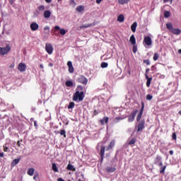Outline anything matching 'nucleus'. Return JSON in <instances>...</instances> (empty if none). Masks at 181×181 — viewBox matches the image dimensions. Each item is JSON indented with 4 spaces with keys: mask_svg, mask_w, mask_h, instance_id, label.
Here are the masks:
<instances>
[{
    "mask_svg": "<svg viewBox=\"0 0 181 181\" xmlns=\"http://www.w3.org/2000/svg\"><path fill=\"white\" fill-rule=\"evenodd\" d=\"M74 101H83L84 100V92H83V86H78L76 92L73 97Z\"/></svg>",
    "mask_w": 181,
    "mask_h": 181,
    "instance_id": "1",
    "label": "nucleus"
},
{
    "mask_svg": "<svg viewBox=\"0 0 181 181\" xmlns=\"http://www.w3.org/2000/svg\"><path fill=\"white\" fill-rule=\"evenodd\" d=\"M11 51V45H6V47H0V55L5 56Z\"/></svg>",
    "mask_w": 181,
    "mask_h": 181,
    "instance_id": "2",
    "label": "nucleus"
},
{
    "mask_svg": "<svg viewBox=\"0 0 181 181\" xmlns=\"http://www.w3.org/2000/svg\"><path fill=\"white\" fill-rule=\"evenodd\" d=\"M136 114H138V110H134L131 115L129 116L128 122H132L134 119H135V117H136Z\"/></svg>",
    "mask_w": 181,
    "mask_h": 181,
    "instance_id": "3",
    "label": "nucleus"
},
{
    "mask_svg": "<svg viewBox=\"0 0 181 181\" xmlns=\"http://www.w3.org/2000/svg\"><path fill=\"white\" fill-rule=\"evenodd\" d=\"M45 50L48 54H52L53 53V46H52V44L47 43L45 45Z\"/></svg>",
    "mask_w": 181,
    "mask_h": 181,
    "instance_id": "4",
    "label": "nucleus"
},
{
    "mask_svg": "<svg viewBox=\"0 0 181 181\" xmlns=\"http://www.w3.org/2000/svg\"><path fill=\"white\" fill-rule=\"evenodd\" d=\"M77 81L78 83H81V84H87L88 81L86 76H81L77 78Z\"/></svg>",
    "mask_w": 181,
    "mask_h": 181,
    "instance_id": "5",
    "label": "nucleus"
},
{
    "mask_svg": "<svg viewBox=\"0 0 181 181\" xmlns=\"http://www.w3.org/2000/svg\"><path fill=\"white\" fill-rule=\"evenodd\" d=\"M144 42L147 46H151L152 45V39L149 36L145 37L144 40Z\"/></svg>",
    "mask_w": 181,
    "mask_h": 181,
    "instance_id": "6",
    "label": "nucleus"
},
{
    "mask_svg": "<svg viewBox=\"0 0 181 181\" xmlns=\"http://www.w3.org/2000/svg\"><path fill=\"white\" fill-rule=\"evenodd\" d=\"M18 70L21 73H23V71H26V64L23 63H20L18 64Z\"/></svg>",
    "mask_w": 181,
    "mask_h": 181,
    "instance_id": "7",
    "label": "nucleus"
},
{
    "mask_svg": "<svg viewBox=\"0 0 181 181\" xmlns=\"http://www.w3.org/2000/svg\"><path fill=\"white\" fill-rule=\"evenodd\" d=\"M30 29L33 32L37 30V29H39V24H37V23H31L30 24Z\"/></svg>",
    "mask_w": 181,
    "mask_h": 181,
    "instance_id": "8",
    "label": "nucleus"
},
{
    "mask_svg": "<svg viewBox=\"0 0 181 181\" xmlns=\"http://www.w3.org/2000/svg\"><path fill=\"white\" fill-rule=\"evenodd\" d=\"M54 29H55V30H60V34L62 36H64V35H66V30L64 28H60V26H59V25H56L54 27Z\"/></svg>",
    "mask_w": 181,
    "mask_h": 181,
    "instance_id": "9",
    "label": "nucleus"
},
{
    "mask_svg": "<svg viewBox=\"0 0 181 181\" xmlns=\"http://www.w3.org/2000/svg\"><path fill=\"white\" fill-rule=\"evenodd\" d=\"M67 66L69 67V72L71 74L74 73V68L73 67V63H71V61H69L67 62Z\"/></svg>",
    "mask_w": 181,
    "mask_h": 181,
    "instance_id": "10",
    "label": "nucleus"
},
{
    "mask_svg": "<svg viewBox=\"0 0 181 181\" xmlns=\"http://www.w3.org/2000/svg\"><path fill=\"white\" fill-rule=\"evenodd\" d=\"M52 16V12L49 10H46L44 11V17L45 19H49Z\"/></svg>",
    "mask_w": 181,
    "mask_h": 181,
    "instance_id": "11",
    "label": "nucleus"
},
{
    "mask_svg": "<svg viewBox=\"0 0 181 181\" xmlns=\"http://www.w3.org/2000/svg\"><path fill=\"white\" fill-rule=\"evenodd\" d=\"M170 32L171 33H173V35H180L181 30L179 28H173V30Z\"/></svg>",
    "mask_w": 181,
    "mask_h": 181,
    "instance_id": "12",
    "label": "nucleus"
},
{
    "mask_svg": "<svg viewBox=\"0 0 181 181\" xmlns=\"http://www.w3.org/2000/svg\"><path fill=\"white\" fill-rule=\"evenodd\" d=\"M144 125H145V122H140L139 125H138V132H139L140 131H142V129H144Z\"/></svg>",
    "mask_w": 181,
    "mask_h": 181,
    "instance_id": "13",
    "label": "nucleus"
},
{
    "mask_svg": "<svg viewBox=\"0 0 181 181\" xmlns=\"http://www.w3.org/2000/svg\"><path fill=\"white\" fill-rule=\"evenodd\" d=\"M137 26H138V23L136 22L133 23V24L131 25V30L134 33H135V32H136Z\"/></svg>",
    "mask_w": 181,
    "mask_h": 181,
    "instance_id": "14",
    "label": "nucleus"
},
{
    "mask_svg": "<svg viewBox=\"0 0 181 181\" xmlns=\"http://www.w3.org/2000/svg\"><path fill=\"white\" fill-rule=\"evenodd\" d=\"M95 24V23H90V24H84L83 25L80 26L81 29H86L87 28H91V26H94Z\"/></svg>",
    "mask_w": 181,
    "mask_h": 181,
    "instance_id": "15",
    "label": "nucleus"
},
{
    "mask_svg": "<svg viewBox=\"0 0 181 181\" xmlns=\"http://www.w3.org/2000/svg\"><path fill=\"white\" fill-rule=\"evenodd\" d=\"M124 21H125V17H124V15L120 14L117 17V22H120V23H122V22H124Z\"/></svg>",
    "mask_w": 181,
    "mask_h": 181,
    "instance_id": "16",
    "label": "nucleus"
},
{
    "mask_svg": "<svg viewBox=\"0 0 181 181\" xmlns=\"http://www.w3.org/2000/svg\"><path fill=\"white\" fill-rule=\"evenodd\" d=\"M166 28H167V29H168V30L170 31V32H171L173 30V25L172 24V23H168L167 24H166Z\"/></svg>",
    "mask_w": 181,
    "mask_h": 181,
    "instance_id": "17",
    "label": "nucleus"
},
{
    "mask_svg": "<svg viewBox=\"0 0 181 181\" xmlns=\"http://www.w3.org/2000/svg\"><path fill=\"white\" fill-rule=\"evenodd\" d=\"M114 145H115V141H111L109 146H107L106 151H110V149H112V148H114Z\"/></svg>",
    "mask_w": 181,
    "mask_h": 181,
    "instance_id": "18",
    "label": "nucleus"
},
{
    "mask_svg": "<svg viewBox=\"0 0 181 181\" xmlns=\"http://www.w3.org/2000/svg\"><path fill=\"white\" fill-rule=\"evenodd\" d=\"M34 173H35V168H30L28 169V175H29V176H33Z\"/></svg>",
    "mask_w": 181,
    "mask_h": 181,
    "instance_id": "19",
    "label": "nucleus"
},
{
    "mask_svg": "<svg viewBox=\"0 0 181 181\" xmlns=\"http://www.w3.org/2000/svg\"><path fill=\"white\" fill-rule=\"evenodd\" d=\"M130 43L135 45L136 43V40L135 39V35H132L130 37Z\"/></svg>",
    "mask_w": 181,
    "mask_h": 181,
    "instance_id": "20",
    "label": "nucleus"
},
{
    "mask_svg": "<svg viewBox=\"0 0 181 181\" xmlns=\"http://www.w3.org/2000/svg\"><path fill=\"white\" fill-rule=\"evenodd\" d=\"M21 161L20 158H16L14 159L11 163V166H15L16 165H18L19 162Z\"/></svg>",
    "mask_w": 181,
    "mask_h": 181,
    "instance_id": "21",
    "label": "nucleus"
},
{
    "mask_svg": "<svg viewBox=\"0 0 181 181\" xmlns=\"http://www.w3.org/2000/svg\"><path fill=\"white\" fill-rule=\"evenodd\" d=\"M76 11L78 12H84V6H78L76 7Z\"/></svg>",
    "mask_w": 181,
    "mask_h": 181,
    "instance_id": "22",
    "label": "nucleus"
},
{
    "mask_svg": "<svg viewBox=\"0 0 181 181\" xmlns=\"http://www.w3.org/2000/svg\"><path fill=\"white\" fill-rule=\"evenodd\" d=\"M67 169L68 170H72L73 172H76V168H74V165L71 164H68Z\"/></svg>",
    "mask_w": 181,
    "mask_h": 181,
    "instance_id": "23",
    "label": "nucleus"
},
{
    "mask_svg": "<svg viewBox=\"0 0 181 181\" xmlns=\"http://www.w3.org/2000/svg\"><path fill=\"white\" fill-rule=\"evenodd\" d=\"M108 119H109V118L108 117H104L103 119H102L101 120H100V123H101V124L102 125H104L105 124H107V122H108Z\"/></svg>",
    "mask_w": 181,
    "mask_h": 181,
    "instance_id": "24",
    "label": "nucleus"
},
{
    "mask_svg": "<svg viewBox=\"0 0 181 181\" xmlns=\"http://www.w3.org/2000/svg\"><path fill=\"white\" fill-rule=\"evenodd\" d=\"M105 153V146H102L100 148V156L101 158L104 157V154Z\"/></svg>",
    "mask_w": 181,
    "mask_h": 181,
    "instance_id": "25",
    "label": "nucleus"
},
{
    "mask_svg": "<svg viewBox=\"0 0 181 181\" xmlns=\"http://www.w3.org/2000/svg\"><path fill=\"white\" fill-rule=\"evenodd\" d=\"M106 172L112 173V172H115V168L111 167V168H106Z\"/></svg>",
    "mask_w": 181,
    "mask_h": 181,
    "instance_id": "26",
    "label": "nucleus"
},
{
    "mask_svg": "<svg viewBox=\"0 0 181 181\" xmlns=\"http://www.w3.org/2000/svg\"><path fill=\"white\" fill-rule=\"evenodd\" d=\"M142 114H144V112L141 110L139 114L137 115L136 121H141V118H142Z\"/></svg>",
    "mask_w": 181,
    "mask_h": 181,
    "instance_id": "27",
    "label": "nucleus"
},
{
    "mask_svg": "<svg viewBox=\"0 0 181 181\" xmlns=\"http://www.w3.org/2000/svg\"><path fill=\"white\" fill-rule=\"evenodd\" d=\"M66 87H73V81H67L66 82Z\"/></svg>",
    "mask_w": 181,
    "mask_h": 181,
    "instance_id": "28",
    "label": "nucleus"
},
{
    "mask_svg": "<svg viewBox=\"0 0 181 181\" xmlns=\"http://www.w3.org/2000/svg\"><path fill=\"white\" fill-rule=\"evenodd\" d=\"M160 160H162V158H160L159 156H157L156 158L155 164L158 165V163L160 162Z\"/></svg>",
    "mask_w": 181,
    "mask_h": 181,
    "instance_id": "29",
    "label": "nucleus"
},
{
    "mask_svg": "<svg viewBox=\"0 0 181 181\" xmlns=\"http://www.w3.org/2000/svg\"><path fill=\"white\" fill-rule=\"evenodd\" d=\"M52 170H54V172H59V169H57L56 163H52Z\"/></svg>",
    "mask_w": 181,
    "mask_h": 181,
    "instance_id": "30",
    "label": "nucleus"
},
{
    "mask_svg": "<svg viewBox=\"0 0 181 181\" xmlns=\"http://www.w3.org/2000/svg\"><path fill=\"white\" fill-rule=\"evenodd\" d=\"M69 4L71 5V6H73V8H74L76 5H77V4L76 3V1H74V0H70Z\"/></svg>",
    "mask_w": 181,
    "mask_h": 181,
    "instance_id": "31",
    "label": "nucleus"
},
{
    "mask_svg": "<svg viewBox=\"0 0 181 181\" xmlns=\"http://www.w3.org/2000/svg\"><path fill=\"white\" fill-rule=\"evenodd\" d=\"M100 66L102 67V69H105L108 67V63L102 62Z\"/></svg>",
    "mask_w": 181,
    "mask_h": 181,
    "instance_id": "32",
    "label": "nucleus"
},
{
    "mask_svg": "<svg viewBox=\"0 0 181 181\" xmlns=\"http://www.w3.org/2000/svg\"><path fill=\"white\" fill-rule=\"evenodd\" d=\"M164 16L165 18H170V11H165L164 12Z\"/></svg>",
    "mask_w": 181,
    "mask_h": 181,
    "instance_id": "33",
    "label": "nucleus"
},
{
    "mask_svg": "<svg viewBox=\"0 0 181 181\" xmlns=\"http://www.w3.org/2000/svg\"><path fill=\"white\" fill-rule=\"evenodd\" d=\"M74 102H71L68 106V109L69 110H71V108H74Z\"/></svg>",
    "mask_w": 181,
    "mask_h": 181,
    "instance_id": "34",
    "label": "nucleus"
},
{
    "mask_svg": "<svg viewBox=\"0 0 181 181\" xmlns=\"http://www.w3.org/2000/svg\"><path fill=\"white\" fill-rule=\"evenodd\" d=\"M166 170V165L160 167V173H165V170Z\"/></svg>",
    "mask_w": 181,
    "mask_h": 181,
    "instance_id": "35",
    "label": "nucleus"
},
{
    "mask_svg": "<svg viewBox=\"0 0 181 181\" xmlns=\"http://www.w3.org/2000/svg\"><path fill=\"white\" fill-rule=\"evenodd\" d=\"M153 59L154 62H156V60H158L159 59V54L155 53Z\"/></svg>",
    "mask_w": 181,
    "mask_h": 181,
    "instance_id": "36",
    "label": "nucleus"
},
{
    "mask_svg": "<svg viewBox=\"0 0 181 181\" xmlns=\"http://www.w3.org/2000/svg\"><path fill=\"white\" fill-rule=\"evenodd\" d=\"M119 4H120V5H124V4H128V0H119Z\"/></svg>",
    "mask_w": 181,
    "mask_h": 181,
    "instance_id": "37",
    "label": "nucleus"
},
{
    "mask_svg": "<svg viewBox=\"0 0 181 181\" xmlns=\"http://www.w3.org/2000/svg\"><path fill=\"white\" fill-rule=\"evenodd\" d=\"M39 11H43L46 9L44 5H41L38 7Z\"/></svg>",
    "mask_w": 181,
    "mask_h": 181,
    "instance_id": "38",
    "label": "nucleus"
},
{
    "mask_svg": "<svg viewBox=\"0 0 181 181\" xmlns=\"http://www.w3.org/2000/svg\"><path fill=\"white\" fill-rule=\"evenodd\" d=\"M151 81H152V78H150V79L147 80V82H146L147 87H150L151 86Z\"/></svg>",
    "mask_w": 181,
    "mask_h": 181,
    "instance_id": "39",
    "label": "nucleus"
},
{
    "mask_svg": "<svg viewBox=\"0 0 181 181\" xmlns=\"http://www.w3.org/2000/svg\"><path fill=\"white\" fill-rule=\"evenodd\" d=\"M37 179H39V173H35L34 175L33 180L36 181Z\"/></svg>",
    "mask_w": 181,
    "mask_h": 181,
    "instance_id": "40",
    "label": "nucleus"
},
{
    "mask_svg": "<svg viewBox=\"0 0 181 181\" xmlns=\"http://www.w3.org/2000/svg\"><path fill=\"white\" fill-rule=\"evenodd\" d=\"M60 135H63L66 138V130L63 129L60 132Z\"/></svg>",
    "mask_w": 181,
    "mask_h": 181,
    "instance_id": "41",
    "label": "nucleus"
},
{
    "mask_svg": "<svg viewBox=\"0 0 181 181\" xmlns=\"http://www.w3.org/2000/svg\"><path fill=\"white\" fill-rule=\"evenodd\" d=\"M144 63H145V64H147V66H149V64H151V62L149 61V59L144 60Z\"/></svg>",
    "mask_w": 181,
    "mask_h": 181,
    "instance_id": "42",
    "label": "nucleus"
},
{
    "mask_svg": "<svg viewBox=\"0 0 181 181\" xmlns=\"http://www.w3.org/2000/svg\"><path fill=\"white\" fill-rule=\"evenodd\" d=\"M153 96L151 95H146V100H148V101H151V100H152Z\"/></svg>",
    "mask_w": 181,
    "mask_h": 181,
    "instance_id": "43",
    "label": "nucleus"
},
{
    "mask_svg": "<svg viewBox=\"0 0 181 181\" xmlns=\"http://www.w3.org/2000/svg\"><path fill=\"white\" fill-rule=\"evenodd\" d=\"M134 144H135V139H134L129 142V145H134Z\"/></svg>",
    "mask_w": 181,
    "mask_h": 181,
    "instance_id": "44",
    "label": "nucleus"
},
{
    "mask_svg": "<svg viewBox=\"0 0 181 181\" xmlns=\"http://www.w3.org/2000/svg\"><path fill=\"white\" fill-rule=\"evenodd\" d=\"M138 49L136 48V46L134 45L133 46V52L134 53H136Z\"/></svg>",
    "mask_w": 181,
    "mask_h": 181,
    "instance_id": "45",
    "label": "nucleus"
},
{
    "mask_svg": "<svg viewBox=\"0 0 181 181\" xmlns=\"http://www.w3.org/2000/svg\"><path fill=\"white\" fill-rule=\"evenodd\" d=\"M8 150H9V148L6 146H4V152H8Z\"/></svg>",
    "mask_w": 181,
    "mask_h": 181,
    "instance_id": "46",
    "label": "nucleus"
},
{
    "mask_svg": "<svg viewBox=\"0 0 181 181\" xmlns=\"http://www.w3.org/2000/svg\"><path fill=\"white\" fill-rule=\"evenodd\" d=\"M50 29V28L49 27V26H45V28H44V30L46 32V31H47V30H49Z\"/></svg>",
    "mask_w": 181,
    "mask_h": 181,
    "instance_id": "47",
    "label": "nucleus"
},
{
    "mask_svg": "<svg viewBox=\"0 0 181 181\" xmlns=\"http://www.w3.org/2000/svg\"><path fill=\"white\" fill-rule=\"evenodd\" d=\"M145 107V105L144 104V103H141V111H142L144 112V108Z\"/></svg>",
    "mask_w": 181,
    "mask_h": 181,
    "instance_id": "48",
    "label": "nucleus"
},
{
    "mask_svg": "<svg viewBox=\"0 0 181 181\" xmlns=\"http://www.w3.org/2000/svg\"><path fill=\"white\" fill-rule=\"evenodd\" d=\"M13 67H15V64H10V66H9V68L10 69H13Z\"/></svg>",
    "mask_w": 181,
    "mask_h": 181,
    "instance_id": "49",
    "label": "nucleus"
},
{
    "mask_svg": "<svg viewBox=\"0 0 181 181\" xmlns=\"http://www.w3.org/2000/svg\"><path fill=\"white\" fill-rule=\"evenodd\" d=\"M173 139H174V140L176 139V133L173 134Z\"/></svg>",
    "mask_w": 181,
    "mask_h": 181,
    "instance_id": "50",
    "label": "nucleus"
},
{
    "mask_svg": "<svg viewBox=\"0 0 181 181\" xmlns=\"http://www.w3.org/2000/svg\"><path fill=\"white\" fill-rule=\"evenodd\" d=\"M122 117H115V121H119V119H123Z\"/></svg>",
    "mask_w": 181,
    "mask_h": 181,
    "instance_id": "51",
    "label": "nucleus"
},
{
    "mask_svg": "<svg viewBox=\"0 0 181 181\" xmlns=\"http://www.w3.org/2000/svg\"><path fill=\"white\" fill-rule=\"evenodd\" d=\"M145 76H146V80H151V78H149V76H148V74H145Z\"/></svg>",
    "mask_w": 181,
    "mask_h": 181,
    "instance_id": "52",
    "label": "nucleus"
},
{
    "mask_svg": "<svg viewBox=\"0 0 181 181\" xmlns=\"http://www.w3.org/2000/svg\"><path fill=\"white\" fill-rule=\"evenodd\" d=\"M159 166H160V168H162V167L163 166V163H162V161H160V163H159Z\"/></svg>",
    "mask_w": 181,
    "mask_h": 181,
    "instance_id": "53",
    "label": "nucleus"
},
{
    "mask_svg": "<svg viewBox=\"0 0 181 181\" xmlns=\"http://www.w3.org/2000/svg\"><path fill=\"white\" fill-rule=\"evenodd\" d=\"M103 2V0H96V4H101Z\"/></svg>",
    "mask_w": 181,
    "mask_h": 181,
    "instance_id": "54",
    "label": "nucleus"
},
{
    "mask_svg": "<svg viewBox=\"0 0 181 181\" xmlns=\"http://www.w3.org/2000/svg\"><path fill=\"white\" fill-rule=\"evenodd\" d=\"M8 1L11 5H13V0H8Z\"/></svg>",
    "mask_w": 181,
    "mask_h": 181,
    "instance_id": "55",
    "label": "nucleus"
},
{
    "mask_svg": "<svg viewBox=\"0 0 181 181\" xmlns=\"http://www.w3.org/2000/svg\"><path fill=\"white\" fill-rule=\"evenodd\" d=\"M169 1H170L171 4H172V1H173V0H163V2L166 3V2H169Z\"/></svg>",
    "mask_w": 181,
    "mask_h": 181,
    "instance_id": "56",
    "label": "nucleus"
},
{
    "mask_svg": "<svg viewBox=\"0 0 181 181\" xmlns=\"http://www.w3.org/2000/svg\"><path fill=\"white\" fill-rule=\"evenodd\" d=\"M45 2H47V4H50V2H52V0H45Z\"/></svg>",
    "mask_w": 181,
    "mask_h": 181,
    "instance_id": "57",
    "label": "nucleus"
},
{
    "mask_svg": "<svg viewBox=\"0 0 181 181\" xmlns=\"http://www.w3.org/2000/svg\"><path fill=\"white\" fill-rule=\"evenodd\" d=\"M0 158H4V153H0Z\"/></svg>",
    "mask_w": 181,
    "mask_h": 181,
    "instance_id": "58",
    "label": "nucleus"
},
{
    "mask_svg": "<svg viewBox=\"0 0 181 181\" xmlns=\"http://www.w3.org/2000/svg\"><path fill=\"white\" fill-rule=\"evenodd\" d=\"M48 66H49V67H53V64L49 63Z\"/></svg>",
    "mask_w": 181,
    "mask_h": 181,
    "instance_id": "59",
    "label": "nucleus"
},
{
    "mask_svg": "<svg viewBox=\"0 0 181 181\" xmlns=\"http://www.w3.org/2000/svg\"><path fill=\"white\" fill-rule=\"evenodd\" d=\"M17 145H18V146H21V141H18L17 142Z\"/></svg>",
    "mask_w": 181,
    "mask_h": 181,
    "instance_id": "60",
    "label": "nucleus"
},
{
    "mask_svg": "<svg viewBox=\"0 0 181 181\" xmlns=\"http://www.w3.org/2000/svg\"><path fill=\"white\" fill-rule=\"evenodd\" d=\"M169 153H170V155H173V151L171 150V151H170Z\"/></svg>",
    "mask_w": 181,
    "mask_h": 181,
    "instance_id": "61",
    "label": "nucleus"
},
{
    "mask_svg": "<svg viewBox=\"0 0 181 181\" xmlns=\"http://www.w3.org/2000/svg\"><path fill=\"white\" fill-rule=\"evenodd\" d=\"M149 71V69H146V74H148V72Z\"/></svg>",
    "mask_w": 181,
    "mask_h": 181,
    "instance_id": "62",
    "label": "nucleus"
},
{
    "mask_svg": "<svg viewBox=\"0 0 181 181\" xmlns=\"http://www.w3.org/2000/svg\"><path fill=\"white\" fill-rule=\"evenodd\" d=\"M40 67H41L42 69H43V64H40Z\"/></svg>",
    "mask_w": 181,
    "mask_h": 181,
    "instance_id": "63",
    "label": "nucleus"
},
{
    "mask_svg": "<svg viewBox=\"0 0 181 181\" xmlns=\"http://www.w3.org/2000/svg\"><path fill=\"white\" fill-rule=\"evenodd\" d=\"M178 53H180L181 54V49L178 50Z\"/></svg>",
    "mask_w": 181,
    "mask_h": 181,
    "instance_id": "64",
    "label": "nucleus"
}]
</instances>
